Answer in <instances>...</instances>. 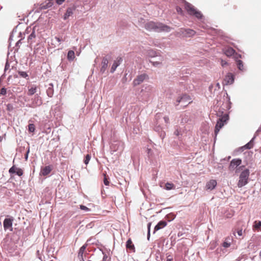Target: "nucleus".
<instances>
[{
	"instance_id": "53",
	"label": "nucleus",
	"mask_w": 261,
	"mask_h": 261,
	"mask_svg": "<svg viewBox=\"0 0 261 261\" xmlns=\"http://www.w3.org/2000/svg\"><path fill=\"white\" fill-rule=\"evenodd\" d=\"M253 144H251V142L249 141L247 143L244 145V148L245 149H250L251 148H253Z\"/></svg>"
},
{
	"instance_id": "23",
	"label": "nucleus",
	"mask_w": 261,
	"mask_h": 261,
	"mask_svg": "<svg viewBox=\"0 0 261 261\" xmlns=\"http://www.w3.org/2000/svg\"><path fill=\"white\" fill-rule=\"evenodd\" d=\"M225 96L226 98L224 99V100H225L226 102V109L227 110H229L231 108L232 102L230 101V96L228 94L226 91H225L224 93V96Z\"/></svg>"
},
{
	"instance_id": "12",
	"label": "nucleus",
	"mask_w": 261,
	"mask_h": 261,
	"mask_svg": "<svg viewBox=\"0 0 261 261\" xmlns=\"http://www.w3.org/2000/svg\"><path fill=\"white\" fill-rule=\"evenodd\" d=\"M123 58L121 56L117 57L115 60L110 69V72L113 73L116 70L117 68L122 63Z\"/></svg>"
},
{
	"instance_id": "31",
	"label": "nucleus",
	"mask_w": 261,
	"mask_h": 261,
	"mask_svg": "<svg viewBox=\"0 0 261 261\" xmlns=\"http://www.w3.org/2000/svg\"><path fill=\"white\" fill-rule=\"evenodd\" d=\"M75 58V57L74 51L72 50H68V51L67 53V60L69 62H71V61H73L74 60Z\"/></svg>"
},
{
	"instance_id": "58",
	"label": "nucleus",
	"mask_w": 261,
	"mask_h": 261,
	"mask_svg": "<svg viewBox=\"0 0 261 261\" xmlns=\"http://www.w3.org/2000/svg\"><path fill=\"white\" fill-rule=\"evenodd\" d=\"M154 130L158 133V134L163 130V128L160 125H156L154 127Z\"/></svg>"
},
{
	"instance_id": "15",
	"label": "nucleus",
	"mask_w": 261,
	"mask_h": 261,
	"mask_svg": "<svg viewBox=\"0 0 261 261\" xmlns=\"http://www.w3.org/2000/svg\"><path fill=\"white\" fill-rule=\"evenodd\" d=\"M53 167L52 165L45 166V167H42L40 172V175L46 176H47L53 170Z\"/></svg>"
},
{
	"instance_id": "37",
	"label": "nucleus",
	"mask_w": 261,
	"mask_h": 261,
	"mask_svg": "<svg viewBox=\"0 0 261 261\" xmlns=\"http://www.w3.org/2000/svg\"><path fill=\"white\" fill-rule=\"evenodd\" d=\"M18 27V25L13 28L11 32L10 33L8 41L9 42V44H11V41L13 40V35L17 32V29Z\"/></svg>"
},
{
	"instance_id": "21",
	"label": "nucleus",
	"mask_w": 261,
	"mask_h": 261,
	"mask_svg": "<svg viewBox=\"0 0 261 261\" xmlns=\"http://www.w3.org/2000/svg\"><path fill=\"white\" fill-rule=\"evenodd\" d=\"M229 112L227 113H225V115H223L222 116H219V118L217 121L221 123H223L225 125L226 124L229 120Z\"/></svg>"
},
{
	"instance_id": "27",
	"label": "nucleus",
	"mask_w": 261,
	"mask_h": 261,
	"mask_svg": "<svg viewBox=\"0 0 261 261\" xmlns=\"http://www.w3.org/2000/svg\"><path fill=\"white\" fill-rule=\"evenodd\" d=\"M54 93V85L50 83L46 89V94L49 97H52Z\"/></svg>"
},
{
	"instance_id": "56",
	"label": "nucleus",
	"mask_w": 261,
	"mask_h": 261,
	"mask_svg": "<svg viewBox=\"0 0 261 261\" xmlns=\"http://www.w3.org/2000/svg\"><path fill=\"white\" fill-rule=\"evenodd\" d=\"M80 208L81 210H83L85 212H90L91 211L89 208H88L86 205H84L83 204L80 205Z\"/></svg>"
},
{
	"instance_id": "54",
	"label": "nucleus",
	"mask_w": 261,
	"mask_h": 261,
	"mask_svg": "<svg viewBox=\"0 0 261 261\" xmlns=\"http://www.w3.org/2000/svg\"><path fill=\"white\" fill-rule=\"evenodd\" d=\"M158 135L159 136V137H160V138L162 139V140L163 141V139L166 137V133L164 130H163L161 132L158 133Z\"/></svg>"
},
{
	"instance_id": "3",
	"label": "nucleus",
	"mask_w": 261,
	"mask_h": 261,
	"mask_svg": "<svg viewBox=\"0 0 261 261\" xmlns=\"http://www.w3.org/2000/svg\"><path fill=\"white\" fill-rule=\"evenodd\" d=\"M14 220V218L11 215H7L5 216L3 225L4 231L8 233L7 237L9 236V233L13 230V224Z\"/></svg>"
},
{
	"instance_id": "28",
	"label": "nucleus",
	"mask_w": 261,
	"mask_h": 261,
	"mask_svg": "<svg viewBox=\"0 0 261 261\" xmlns=\"http://www.w3.org/2000/svg\"><path fill=\"white\" fill-rule=\"evenodd\" d=\"M38 27V25H35L32 28V31L31 32L30 34L28 37V40L29 42L30 41L32 40L33 39L35 38L36 37V28Z\"/></svg>"
},
{
	"instance_id": "60",
	"label": "nucleus",
	"mask_w": 261,
	"mask_h": 261,
	"mask_svg": "<svg viewBox=\"0 0 261 261\" xmlns=\"http://www.w3.org/2000/svg\"><path fill=\"white\" fill-rule=\"evenodd\" d=\"M7 110L8 111H12L13 110V106L11 103H8L6 105Z\"/></svg>"
},
{
	"instance_id": "25",
	"label": "nucleus",
	"mask_w": 261,
	"mask_h": 261,
	"mask_svg": "<svg viewBox=\"0 0 261 261\" xmlns=\"http://www.w3.org/2000/svg\"><path fill=\"white\" fill-rule=\"evenodd\" d=\"M54 4L52 0H49L47 2L46 1L40 5V9L41 10H45L51 7Z\"/></svg>"
},
{
	"instance_id": "42",
	"label": "nucleus",
	"mask_w": 261,
	"mask_h": 261,
	"mask_svg": "<svg viewBox=\"0 0 261 261\" xmlns=\"http://www.w3.org/2000/svg\"><path fill=\"white\" fill-rule=\"evenodd\" d=\"M87 246V244H85L83 245L81 248H80L79 252H78V256H82L83 255L84 252H85L86 247Z\"/></svg>"
},
{
	"instance_id": "46",
	"label": "nucleus",
	"mask_w": 261,
	"mask_h": 261,
	"mask_svg": "<svg viewBox=\"0 0 261 261\" xmlns=\"http://www.w3.org/2000/svg\"><path fill=\"white\" fill-rule=\"evenodd\" d=\"M28 131L29 133H34L36 129L35 126L33 123H30L28 125Z\"/></svg>"
},
{
	"instance_id": "10",
	"label": "nucleus",
	"mask_w": 261,
	"mask_h": 261,
	"mask_svg": "<svg viewBox=\"0 0 261 261\" xmlns=\"http://www.w3.org/2000/svg\"><path fill=\"white\" fill-rule=\"evenodd\" d=\"M148 79L149 76L147 74L145 73L139 74L137 76L136 78L134 80L133 82V85L134 87H136L140 85L144 81Z\"/></svg>"
},
{
	"instance_id": "7",
	"label": "nucleus",
	"mask_w": 261,
	"mask_h": 261,
	"mask_svg": "<svg viewBox=\"0 0 261 261\" xmlns=\"http://www.w3.org/2000/svg\"><path fill=\"white\" fill-rule=\"evenodd\" d=\"M235 74L232 72H227L223 80L222 84L223 86H228L232 85L235 81Z\"/></svg>"
},
{
	"instance_id": "1",
	"label": "nucleus",
	"mask_w": 261,
	"mask_h": 261,
	"mask_svg": "<svg viewBox=\"0 0 261 261\" xmlns=\"http://www.w3.org/2000/svg\"><path fill=\"white\" fill-rule=\"evenodd\" d=\"M144 28L148 31L156 33H169L173 29V28L164 23L152 20L145 22Z\"/></svg>"
},
{
	"instance_id": "59",
	"label": "nucleus",
	"mask_w": 261,
	"mask_h": 261,
	"mask_svg": "<svg viewBox=\"0 0 261 261\" xmlns=\"http://www.w3.org/2000/svg\"><path fill=\"white\" fill-rule=\"evenodd\" d=\"M176 10L177 12L178 13V14H179L180 15H184V12L181 7H180L179 6H176Z\"/></svg>"
},
{
	"instance_id": "39",
	"label": "nucleus",
	"mask_w": 261,
	"mask_h": 261,
	"mask_svg": "<svg viewBox=\"0 0 261 261\" xmlns=\"http://www.w3.org/2000/svg\"><path fill=\"white\" fill-rule=\"evenodd\" d=\"M230 241V239L229 238H226L222 243V246L225 248L229 247L231 244Z\"/></svg>"
},
{
	"instance_id": "49",
	"label": "nucleus",
	"mask_w": 261,
	"mask_h": 261,
	"mask_svg": "<svg viewBox=\"0 0 261 261\" xmlns=\"http://www.w3.org/2000/svg\"><path fill=\"white\" fill-rule=\"evenodd\" d=\"M151 226V222H149L147 224V238L148 241L149 240V238L150 237Z\"/></svg>"
},
{
	"instance_id": "62",
	"label": "nucleus",
	"mask_w": 261,
	"mask_h": 261,
	"mask_svg": "<svg viewBox=\"0 0 261 261\" xmlns=\"http://www.w3.org/2000/svg\"><path fill=\"white\" fill-rule=\"evenodd\" d=\"M29 153H30V147L29 146L26 151L24 155V158L25 160H26V161L28 160V159Z\"/></svg>"
},
{
	"instance_id": "13",
	"label": "nucleus",
	"mask_w": 261,
	"mask_h": 261,
	"mask_svg": "<svg viewBox=\"0 0 261 261\" xmlns=\"http://www.w3.org/2000/svg\"><path fill=\"white\" fill-rule=\"evenodd\" d=\"M9 172L10 174H15L18 176H21L23 174L22 169L20 168L16 167L15 165L12 166L9 169Z\"/></svg>"
},
{
	"instance_id": "9",
	"label": "nucleus",
	"mask_w": 261,
	"mask_h": 261,
	"mask_svg": "<svg viewBox=\"0 0 261 261\" xmlns=\"http://www.w3.org/2000/svg\"><path fill=\"white\" fill-rule=\"evenodd\" d=\"M147 56L151 58L150 60L158 58L159 60H164V57L161 54V51L159 50L149 49L147 51Z\"/></svg>"
},
{
	"instance_id": "64",
	"label": "nucleus",
	"mask_w": 261,
	"mask_h": 261,
	"mask_svg": "<svg viewBox=\"0 0 261 261\" xmlns=\"http://www.w3.org/2000/svg\"><path fill=\"white\" fill-rule=\"evenodd\" d=\"M244 150H245V149L244 148V146H241V147H239L238 148L236 149L235 150V151H238V152H241L243 151Z\"/></svg>"
},
{
	"instance_id": "40",
	"label": "nucleus",
	"mask_w": 261,
	"mask_h": 261,
	"mask_svg": "<svg viewBox=\"0 0 261 261\" xmlns=\"http://www.w3.org/2000/svg\"><path fill=\"white\" fill-rule=\"evenodd\" d=\"M18 73L21 77H22V78H24L25 79H29V76L26 71L19 70L18 71Z\"/></svg>"
},
{
	"instance_id": "47",
	"label": "nucleus",
	"mask_w": 261,
	"mask_h": 261,
	"mask_svg": "<svg viewBox=\"0 0 261 261\" xmlns=\"http://www.w3.org/2000/svg\"><path fill=\"white\" fill-rule=\"evenodd\" d=\"M91 158V154H87L84 159V163L85 165H88L89 163V161Z\"/></svg>"
},
{
	"instance_id": "51",
	"label": "nucleus",
	"mask_w": 261,
	"mask_h": 261,
	"mask_svg": "<svg viewBox=\"0 0 261 261\" xmlns=\"http://www.w3.org/2000/svg\"><path fill=\"white\" fill-rule=\"evenodd\" d=\"M225 110V109L224 108L221 107L219 108L218 111L217 113V116L218 117L219 116H222L223 115H225V114L224 113Z\"/></svg>"
},
{
	"instance_id": "4",
	"label": "nucleus",
	"mask_w": 261,
	"mask_h": 261,
	"mask_svg": "<svg viewBox=\"0 0 261 261\" xmlns=\"http://www.w3.org/2000/svg\"><path fill=\"white\" fill-rule=\"evenodd\" d=\"M250 171L248 168L243 170L239 175V179L237 184L239 188H242L246 186L249 182Z\"/></svg>"
},
{
	"instance_id": "6",
	"label": "nucleus",
	"mask_w": 261,
	"mask_h": 261,
	"mask_svg": "<svg viewBox=\"0 0 261 261\" xmlns=\"http://www.w3.org/2000/svg\"><path fill=\"white\" fill-rule=\"evenodd\" d=\"M184 97V93H179L175 95L172 98V103L175 107V109L177 110H181V107L180 106V103H181Z\"/></svg>"
},
{
	"instance_id": "61",
	"label": "nucleus",
	"mask_w": 261,
	"mask_h": 261,
	"mask_svg": "<svg viewBox=\"0 0 261 261\" xmlns=\"http://www.w3.org/2000/svg\"><path fill=\"white\" fill-rule=\"evenodd\" d=\"M220 64L222 67H224V66L228 65V62L226 61H225L222 59H221V60H220Z\"/></svg>"
},
{
	"instance_id": "44",
	"label": "nucleus",
	"mask_w": 261,
	"mask_h": 261,
	"mask_svg": "<svg viewBox=\"0 0 261 261\" xmlns=\"http://www.w3.org/2000/svg\"><path fill=\"white\" fill-rule=\"evenodd\" d=\"M104 177H103V184L106 186H109L110 184V178L108 175H107L106 173L103 174Z\"/></svg>"
},
{
	"instance_id": "17",
	"label": "nucleus",
	"mask_w": 261,
	"mask_h": 261,
	"mask_svg": "<svg viewBox=\"0 0 261 261\" xmlns=\"http://www.w3.org/2000/svg\"><path fill=\"white\" fill-rule=\"evenodd\" d=\"M125 247L127 251L129 253L135 252V247L130 238L128 239L126 241Z\"/></svg>"
},
{
	"instance_id": "34",
	"label": "nucleus",
	"mask_w": 261,
	"mask_h": 261,
	"mask_svg": "<svg viewBox=\"0 0 261 261\" xmlns=\"http://www.w3.org/2000/svg\"><path fill=\"white\" fill-rule=\"evenodd\" d=\"M42 103V100L39 95L38 94L35 95L33 99V104L36 106H40Z\"/></svg>"
},
{
	"instance_id": "16",
	"label": "nucleus",
	"mask_w": 261,
	"mask_h": 261,
	"mask_svg": "<svg viewBox=\"0 0 261 261\" xmlns=\"http://www.w3.org/2000/svg\"><path fill=\"white\" fill-rule=\"evenodd\" d=\"M76 7L74 5L67 8L64 13L63 19L64 20H67L70 16H72L73 14V12L75 10Z\"/></svg>"
},
{
	"instance_id": "45",
	"label": "nucleus",
	"mask_w": 261,
	"mask_h": 261,
	"mask_svg": "<svg viewBox=\"0 0 261 261\" xmlns=\"http://www.w3.org/2000/svg\"><path fill=\"white\" fill-rule=\"evenodd\" d=\"M152 87L151 85H143L142 86L141 92L145 91V92H149L151 90Z\"/></svg>"
},
{
	"instance_id": "57",
	"label": "nucleus",
	"mask_w": 261,
	"mask_h": 261,
	"mask_svg": "<svg viewBox=\"0 0 261 261\" xmlns=\"http://www.w3.org/2000/svg\"><path fill=\"white\" fill-rule=\"evenodd\" d=\"M245 165H240L238 167V168L236 169V171L235 172L236 173H238L240 170H244L245 168Z\"/></svg>"
},
{
	"instance_id": "8",
	"label": "nucleus",
	"mask_w": 261,
	"mask_h": 261,
	"mask_svg": "<svg viewBox=\"0 0 261 261\" xmlns=\"http://www.w3.org/2000/svg\"><path fill=\"white\" fill-rule=\"evenodd\" d=\"M112 58V54H108L102 58L101 61V67L100 69V72L101 74H103L108 68L109 60Z\"/></svg>"
},
{
	"instance_id": "63",
	"label": "nucleus",
	"mask_w": 261,
	"mask_h": 261,
	"mask_svg": "<svg viewBox=\"0 0 261 261\" xmlns=\"http://www.w3.org/2000/svg\"><path fill=\"white\" fill-rule=\"evenodd\" d=\"M32 28H31V26L30 27H28L25 30V32H24V33L25 34H29L31 32H32Z\"/></svg>"
},
{
	"instance_id": "14",
	"label": "nucleus",
	"mask_w": 261,
	"mask_h": 261,
	"mask_svg": "<svg viewBox=\"0 0 261 261\" xmlns=\"http://www.w3.org/2000/svg\"><path fill=\"white\" fill-rule=\"evenodd\" d=\"M242 163V160L240 158H236L232 159L229 165V169L230 170L237 168L238 166L241 165Z\"/></svg>"
},
{
	"instance_id": "5",
	"label": "nucleus",
	"mask_w": 261,
	"mask_h": 261,
	"mask_svg": "<svg viewBox=\"0 0 261 261\" xmlns=\"http://www.w3.org/2000/svg\"><path fill=\"white\" fill-rule=\"evenodd\" d=\"M196 31L190 28H180L177 32V34L179 37L190 38L196 35Z\"/></svg>"
},
{
	"instance_id": "24",
	"label": "nucleus",
	"mask_w": 261,
	"mask_h": 261,
	"mask_svg": "<svg viewBox=\"0 0 261 261\" xmlns=\"http://www.w3.org/2000/svg\"><path fill=\"white\" fill-rule=\"evenodd\" d=\"M4 195L3 198H5V196L9 197L11 195V190L7 189L5 186H1V196Z\"/></svg>"
},
{
	"instance_id": "43",
	"label": "nucleus",
	"mask_w": 261,
	"mask_h": 261,
	"mask_svg": "<svg viewBox=\"0 0 261 261\" xmlns=\"http://www.w3.org/2000/svg\"><path fill=\"white\" fill-rule=\"evenodd\" d=\"M163 255L161 254V253L159 250H158L155 254V260L156 261H162L163 259Z\"/></svg>"
},
{
	"instance_id": "11",
	"label": "nucleus",
	"mask_w": 261,
	"mask_h": 261,
	"mask_svg": "<svg viewBox=\"0 0 261 261\" xmlns=\"http://www.w3.org/2000/svg\"><path fill=\"white\" fill-rule=\"evenodd\" d=\"M191 102H192L191 97L186 93H184L182 102L181 105H180V106L181 107V109L186 108Z\"/></svg>"
},
{
	"instance_id": "18",
	"label": "nucleus",
	"mask_w": 261,
	"mask_h": 261,
	"mask_svg": "<svg viewBox=\"0 0 261 261\" xmlns=\"http://www.w3.org/2000/svg\"><path fill=\"white\" fill-rule=\"evenodd\" d=\"M217 185V182L216 179H211L206 184L205 189L206 190L212 191L215 189Z\"/></svg>"
},
{
	"instance_id": "22",
	"label": "nucleus",
	"mask_w": 261,
	"mask_h": 261,
	"mask_svg": "<svg viewBox=\"0 0 261 261\" xmlns=\"http://www.w3.org/2000/svg\"><path fill=\"white\" fill-rule=\"evenodd\" d=\"M235 63L238 70L240 72H244L246 71V69L244 67V64L242 60H236Z\"/></svg>"
},
{
	"instance_id": "29",
	"label": "nucleus",
	"mask_w": 261,
	"mask_h": 261,
	"mask_svg": "<svg viewBox=\"0 0 261 261\" xmlns=\"http://www.w3.org/2000/svg\"><path fill=\"white\" fill-rule=\"evenodd\" d=\"M176 215L173 213H170L165 216L164 220L167 221V223H168V222H170L173 221Z\"/></svg>"
},
{
	"instance_id": "26",
	"label": "nucleus",
	"mask_w": 261,
	"mask_h": 261,
	"mask_svg": "<svg viewBox=\"0 0 261 261\" xmlns=\"http://www.w3.org/2000/svg\"><path fill=\"white\" fill-rule=\"evenodd\" d=\"M236 53V51L231 47H229L224 50V54L228 57H230Z\"/></svg>"
},
{
	"instance_id": "2",
	"label": "nucleus",
	"mask_w": 261,
	"mask_h": 261,
	"mask_svg": "<svg viewBox=\"0 0 261 261\" xmlns=\"http://www.w3.org/2000/svg\"><path fill=\"white\" fill-rule=\"evenodd\" d=\"M185 4V9L190 16L195 17L200 21L204 20V16L200 11L186 0H180Z\"/></svg>"
},
{
	"instance_id": "50",
	"label": "nucleus",
	"mask_w": 261,
	"mask_h": 261,
	"mask_svg": "<svg viewBox=\"0 0 261 261\" xmlns=\"http://www.w3.org/2000/svg\"><path fill=\"white\" fill-rule=\"evenodd\" d=\"M233 58L234 61L236 62V60H241L240 59L242 58V55L236 52V53L234 54V55H233Z\"/></svg>"
},
{
	"instance_id": "48",
	"label": "nucleus",
	"mask_w": 261,
	"mask_h": 261,
	"mask_svg": "<svg viewBox=\"0 0 261 261\" xmlns=\"http://www.w3.org/2000/svg\"><path fill=\"white\" fill-rule=\"evenodd\" d=\"M97 243L100 244V243L98 242V240H96L95 239H93V238H90V239H88L87 241V243L88 244H96V245L98 244H97Z\"/></svg>"
},
{
	"instance_id": "30",
	"label": "nucleus",
	"mask_w": 261,
	"mask_h": 261,
	"mask_svg": "<svg viewBox=\"0 0 261 261\" xmlns=\"http://www.w3.org/2000/svg\"><path fill=\"white\" fill-rule=\"evenodd\" d=\"M253 230L254 231H261V221H255L253 224Z\"/></svg>"
},
{
	"instance_id": "38",
	"label": "nucleus",
	"mask_w": 261,
	"mask_h": 261,
	"mask_svg": "<svg viewBox=\"0 0 261 261\" xmlns=\"http://www.w3.org/2000/svg\"><path fill=\"white\" fill-rule=\"evenodd\" d=\"M7 94H8V96L12 95V93L10 90L7 91V88H6L5 87L1 88V95H5Z\"/></svg>"
},
{
	"instance_id": "33",
	"label": "nucleus",
	"mask_w": 261,
	"mask_h": 261,
	"mask_svg": "<svg viewBox=\"0 0 261 261\" xmlns=\"http://www.w3.org/2000/svg\"><path fill=\"white\" fill-rule=\"evenodd\" d=\"M163 60H149V63H151L152 65L155 67H158L159 66L162 65V61Z\"/></svg>"
},
{
	"instance_id": "52",
	"label": "nucleus",
	"mask_w": 261,
	"mask_h": 261,
	"mask_svg": "<svg viewBox=\"0 0 261 261\" xmlns=\"http://www.w3.org/2000/svg\"><path fill=\"white\" fill-rule=\"evenodd\" d=\"M146 153L147 154V156L149 159L150 158L153 154V150L151 148H147Z\"/></svg>"
},
{
	"instance_id": "20",
	"label": "nucleus",
	"mask_w": 261,
	"mask_h": 261,
	"mask_svg": "<svg viewBox=\"0 0 261 261\" xmlns=\"http://www.w3.org/2000/svg\"><path fill=\"white\" fill-rule=\"evenodd\" d=\"M225 125V124H224V123H221L218 121H217V122H216V125H215V129H214V134H215V136L214 137V142H216V139H217V136L218 135V134L219 133L220 130Z\"/></svg>"
},
{
	"instance_id": "35",
	"label": "nucleus",
	"mask_w": 261,
	"mask_h": 261,
	"mask_svg": "<svg viewBox=\"0 0 261 261\" xmlns=\"http://www.w3.org/2000/svg\"><path fill=\"white\" fill-rule=\"evenodd\" d=\"M23 38L19 39V40L17 41L15 43V46L13 47L14 52H17L18 51L19 48H20V45L22 44V40Z\"/></svg>"
},
{
	"instance_id": "19",
	"label": "nucleus",
	"mask_w": 261,
	"mask_h": 261,
	"mask_svg": "<svg viewBox=\"0 0 261 261\" xmlns=\"http://www.w3.org/2000/svg\"><path fill=\"white\" fill-rule=\"evenodd\" d=\"M167 225V221H165L164 219L160 220L154 226L153 233H155L156 231L164 228Z\"/></svg>"
},
{
	"instance_id": "55",
	"label": "nucleus",
	"mask_w": 261,
	"mask_h": 261,
	"mask_svg": "<svg viewBox=\"0 0 261 261\" xmlns=\"http://www.w3.org/2000/svg\"><path fill=\"white\" fill-rule=\"evenodd\" d=\"M99 250L101 251L102 254H103V257L101 261H107V259L108 258V255L106 253V252L102 250L101 248H99Z\"/></svg>"
},
{
	"instance_id": "32",
	"label": "nucleus",
	"mask_w": 261,
	"mask_h": 261,
	"mask_svg": "<svg viewBox=\"0 0 261 261\" xmlns=\"http://www.w3.org/2000/svg\"><path fill=\"white\" fill-rule=\"evenodd\" d=\"M164 189L169 191L175 189V185L171 182H167L163 188Z\"/></svg>"
},
{
	"instance_id": "41",
	"label": "nucleus",
	"mask_w": 261,
	"mask_h": 261,
	"mask_svg": "<svg viewBox=\"0 0 261 261\" xmlns=\"http://www.w3.org/2000/svg\"><path fill=\"white\" fill-rule=\"evenodd\" d=\"M9 68H10V64L9 63V62H7L5 65L4 72L2 75H1V81H2L3 79L4 78V77L6 76V73L7 70H8L9 69Z\"/></svg>"
},
{
	"instance_id": "36",
	"label": "nucleus",
	"mask_w": 261,
	"mask_h": 261,
	"mask_svg": "<svg viewBox=\"0 0 261 261\" xmlns=\"http://www.w3.org/2000/svg\"><path fill=\"white\" fill-rule=\"evenodd\" d=\"M37 91V87L36 86H33L30 88L29 89L28 92V95L32 96L34 95Z\"/></svg>"
}]
</instances>
